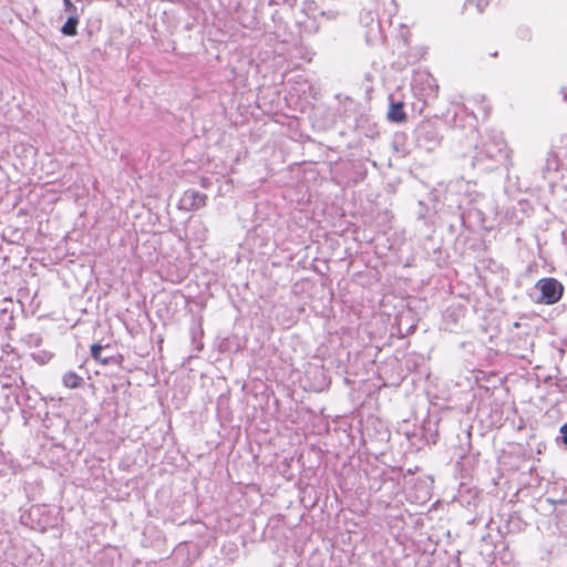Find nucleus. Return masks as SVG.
Wrapping results in <instances>:
<instances>
[{
	"mask_svg": "<svg viewBox=\"0 0 567 567\" xmlns=\"http://www.w3.org/2000/svg\"><path fill=\"white\" fill-rule=\"evenodd\" d=\"M14 402L20 406L24 420L41 419L48 431L51 427H58L64 432L68 430V420L65 417L59 414L49 416L47 411L48 401L41 396L33 385H24L23 389H20L19 393H14Z\"/></svg>",
	"mask_w": 567,
	"mask_h": 567,
	"instance_id": "obj_1",
	"label": "nucleus"
},
{
	"mask_svg": "<svg viewBox=\"0 0 567 567\" xmlns=\"http://www.w3.org/2000/svg\"><path fill=\"white\" fill-rule=\"evenodd\" d=\"M464 161H467L474 169L483 173L492 172L507 165L509 161L507 144L503 137L492 136L481 145H476L474 154L470 157L464 156Z\"/></svg>",
	"mask_w": 567,
	"mask_h": 567,
	"instance_id": "obj_2",
	"label": "nucleus"
},
{
	"mask_svg": "<svg viewBox=\"0 0 567 567\" xmlns=\"http://www.w3.org/2000/svg\"><path fill=\"white\" fill-rule=\"evenodd\" d=\"M48 436L54 442L45 450L44 458L49 466L58 472L60 475H64L70 471L71 457H70V443L72 440L71 429L68 425V430L64 432L58 427H51L47 433Z\"/></svg>",
	"mask_w": 567,
	"mask_h": 567,
	"instance_id": "obj_3",
	"label": "nucleus"
},
{
	"mask_svg": "<svg viewBox=\"0 0 567 567\" xmlns=\"http://www.w3.org/2000/svg\"><path fill=\"white\" fill-rule=\"evenodd\" d=\"M399 433L406 437L411 447L420 451L424 446L436 444L439 440V419L436 415L427 414L421 424H412L405 420L400 424Z\"/></svg>",
	"mask_w": 567,
	"mask_h": 567,
	"instance_id": "obj_4",
	"label": "nucleus"
},
{
	"mask_svg": "<svg viewBox=\"0 0 567 567\" xmlns=\"http://www.w3.org/2000/svg\"><path fill=\"white\" fill-rule=\"evenodd\" d=\"M20 519L23 525L31 529L44 533L59 525L60 516L54 508L44 504H37L25 511Z\"/></svg>",
	"mask_w": 567,
	"mask_h": 567,
	"instance_id": "obj_5",
	"label": "nucleus"
},
{
	"mask_svg": "<svg viewBox=\"0 0 567 567\" xmlns=\"http://www.w3.org/2000/svg\"><path fill=\"white\" fill-rule=\"evenodd\" d=\"M509 545V539L496 537V533L488 532L481 537L480 554L487 560H499L502 564L508 565L514 560Z\"/></svg>",
	"mask_w": 567,
	"mask_h": 567,
	"instance_id": "obj_6",
	"label": "nucleus"
},
{
	"mask_svg": "<svg viewBox=\"0 0 567 567\" xmlns=\"http://www.w3.org/2000/svg\"><path fill=\"white\" fill-rule=\"evenodd\" d=\"M564 290V285L558 279L544 277L536 281L529 297L535 303L550 306L561 299Z\"/></svg>",
	"mask_w": 567,
	"mask_h": 567,
	"instance_id": "obj_7",
	"label": "nucleus"
},
{
	"mask_svg": "<svg viewBox=\"0 0 567 567\" xmlns=\"http://www.w3.org/2000/svg\"><path fill=\"white\" fill-rule=\"evenodd\" d=\"M413 138L416 147L432 152L442 142L443 135L439 127L437 120H423L413 131Z\"/></svg>",
	"mask_w": 567,
	"mask_h": 567,
	"instance_id": "obj_8",
	"label": "nucleus"
},
{
	"mask_svg": "<svg viewBox=\"0 0 567 567\" xmlns=\"http://www.w3.org/2000/svg\"><path fill=\"white\" fill-rule=\"evenodd\" d=\"M445 122L453 130L465 131L466 136L474 140L477 135V118L473 112L462 104H455L445 113Z\"/></svg>",
	"mask_w": 567,
	"mask_h": 567,
	"instance_id": "obj_9",
	"label": "nucleus"
},
{
	"mask_svg": "<svg viewBox=\"0 0 567 567\" xmlns=\"http://www.w3.org/2000/svg\"><path fill=\"white\" fill-rule=\"evenodd\" d=\"M411 90L414 99L430 101L437 96L439 84L431 73L419 72L412 79Z\"/></svg>",
	"mask_w": 567,
	"mask_h": 567,
	"instance_id": "obj_10",
	"label": "nucleus"
},
{
	"mask_svg": "<svg viewBox=\"0 0 567 567\" xmlns=\"http://www.w3.org/2000/svg\"><path fill=\"white\" fill-rule=\"evenodd\" d=\"M527 527V523L517 514L508 515L505 523L496 528V537L506 538L508 536L523 533Z\"/></svg>",
	"mask_w": 567,
	"mask_h": 567,
	"instance_id": "obj_11",
	"label": "nucleus"
},
{
	"mask_svg": "<svg viewBox=\"0 0 567 567\" xmlns=\"http://www.w3.org/2000/svg\"><path fill=\"white\" fill-rule=\"evenodd\" d=\"M110 346L103 347L100 343H93L91 346V357L104 364V365H116L118 368L122 367L124 361V357L122 354H109L106 353L110 350Z\"/></svg>",
	"mask_w": 567,
	"mask_h": 567,
	"instance_id": "obj_12",
	"label": "nucleus"
},
{
	"mask_svg": "<svg viewBox=\"0 0 567 567\" xmlns=\"http://www.w3.org/2000/svg\"><path fill=\"white\" fill-rule=\"evenodd\" d=\"M207 195L196 189H187L183 193L179 205L185 210H197L205 207Z\"/></svg>",
	"mask_w": 567,
	"mask_h": 567,
	"instance_id": "obj_13",
	"label": "nucleus"
},
{
	"mask_svg": "<svg viewBox=\"0 0 567 567\" xmlns=\"http://www.w3.org/2000/svg\"><path fill=\"white\" fill-rule=\"evenodd\" d=\"M386 118L391 123H403L406 120V113L404 111V102L396 100L393 94L389 95V110Z\"/></svg>",
	"mask_w": 567,
	"mask_h": 567,
	"instance_id": "obj_14",
	"label": "nucleus"
},
{
	"mask_svg": "<svg viewBox=\"0 0 567 567\" xmlns=\"http://www.w3.org/2000/svg\"><path fill=\"white\" fill-rule=\"evenodd\" d=\"M217 350L220 353H237L244 348L241 339L236 334L218 338L216 342Z\"/></svg>",
	"mask_w": 567,
	"mask_h": 567,
	"instance_id": "obj_15",
	"label": "nucleus"
},
{
	"mask_svg": "<svg viewBox=\"0 0 567 567\" xmlns=\"http://www.w3.org/2000/svg\"><path fill=\"white\" fill-rule=\"evenodd\" d=\"M189 334H190V340H192L194 348L197 351L203 350V348H204V343L202 341L203 336H204L203 319H202V317H199L195 313L192 315Z\"/></svg>",
	"mask_w": 567,
	"mask_h": 567,
	"instance_id": "obj_16",
	"label": "nucleus"
},
{
	"mask_svg": "<svg viewBox=\"0 0 567 567\" xmlns=\"http://www.w3.org/2000/svg\"><path fill=\"white\" fill-rule=\"evenodd\" d=\"M25 385L24 379L21 374L16 373L12 375H7L1 381V386L3 390H9L8 393L4 394L7 400L10 395L14 398V393H19L20 389H23Z\"/></svg>",
	"mask_w": 567,
	"mask_h": 567,
	"instance_id": "obj_17",
	"label": "nucleus"
},
{
	"mask_svg": "<svg viewBox=\"0 0 567 567\" xmlns=\"http://www.w3.org/2000/svg\"><path fill=\"white\" fill-rule=\"evenodd\" d=\"M436 214V208L434 205H429L424 200H419L416 217L419 220H422L424 225L430 226L433 223V217Z\"/></svg>",
	"mask_w": 567,
	"mask_h": 567,
	"instance_id": "obj_18",
	"label": "nucleus"
},
{
	"mask_svg": "<svg viewBox=\"0 0 567 567\" xmlns=\"http://www.w3.org/2000/svg\"><path fill=\"white\" fill-rule=\"evenodd\" d=\"M62 383L68 389H80L84 385V379L74 371H68L62 377Z\"/></svg>",
	"mask_w": 567,
	"mask_h": 567,
	"instance_id": "obj_19",
	"label": "nucleus"
},
{
	"mask_svg": "<svg viewBox=\"0 0 567 567\" xmlns=\"http://www.w3.org/2000/svg\"><path fill=\"white\" fill-rule=\"evenodd\" d=\"M79 21H80V16H68L65 22L60 28V32L65 37L76 35Z\"/></svg>",
	"mask_w": 567,
	"mask_h": 567,
	"instance_id": "obj_20",
	"label": "nucleus"
},
{
	"mask_svg": "<svg viewBox=\"0 0 567 567\" xmlns=\"http://www.w3.org/2000/svg\"><path fill=\"white\" fill-rule=\"evenodd\" d=\"M563 163L559 159V154L555 150H550L546 158L545 168L550 172H557L560 169Z\"/></svg>",
	"mask_w": 567,
	"mask_h": 567,
	"instance_id": "obj_21",
	"label": "nucleus"
},
{
	"mask_svg": "<svg viewBox=\"0 0 567 567\" xmlns=\"http://www.w3.org/2000/svg\"><path fill=\"white\" fill-rule=\"evenodd\" d=\"M471 450V443L467 442V447H463V446H460V452L457 453V456H458V461H457V465L461 467L462 471H468V468L466 467L467 464H468V458L470 457H473L475 458L476 456L480 455V453H476V455H470L466 453V451L470 452Z\"/></svg>",
	"mask_w": 567,
	"mask_h": 567,
	"instance_id": "obj_22",
	"label": "nucleus"
},
{
	"mask_svg": "<svg viewBox=\"0 0 567 567\" xmlns=\"http://www.w3.org/2000/svg\"><path fill=\"white\" fill-rule=\"evenodd\" d=\"M32 358L34 361L39 362L40 364H45L51 360L52 353H50L48 351H38V352L32 353Z\"/></svg>",
	"mask_w": 567,
	"mask_h": 567,
	"instance_id": "obj_23",
	"label": "nucleus"
},
{
	"mask_svg": "<svg viewBox=\"0 0 567 567\" xmlns=\"http://www.w3.org/2000/svg\"><path fill=\"white\" fill-rule=\"evenodd\" d=\"M62 1H63L64 11L68 13V16H80L78 7H75L71 0H62Z\"/></svg>",
	"mask_w": 567,
	"mask_h": 567,
	"instance_id": "obj_24",
	"label": "nucleus"
},
{
	"mask_svg": "<svg viewBox=\"0 0 567 567\" xmlns=\"http://www.w3.org/2000/svg\"><path fill=\"white\" fill-rule=\"evenodd\" d=\"M315 375H320L321 377V382H320V384L313 386V390L315 391H322L324 388L328 386L329 381L327 380V378L324 375V372L322 370H315Z\"/></svg>",
	"mask_w": 567,
	"mask_h": 567,
	"instance_id": "obj_25",
	"label": "nucleus"
},
{
	"mask_svg": "<svg viewBox=\"0 0 567 567\" xmlns=\"http://www.w3.org/2000/svg\"><path fill=\"white\" fill-rule=\"evenodd\" d=\"M467 4H474L480 13H482L488 6V0H466L464 7Z\"/></svg>",
	"mask_w": 567,
	"mask_h": 567,
	"instance_id": "obj_26",
	"label": "nucleus"
},
{
	"mask_svg": "<svg viewBox=\"0 0 567 567\" xmlns=\"http://www.w3.org/2000/svg\"><path fill=\"white\" fill-rule=\"evenodd\" d=\"M429 101H422L420 99H415L414 102H412V109L413 111L415 112H419V113H422L423 112V109L425 107V105L427 104Z\"/></svg>",
	"mask_w": 567,
	"mask_h": 567,
	"instance_id": "obj_27",
	"label": "nucleus"
},
{
	"mask_svg": "<svg viewBox=\"0 0 567 567\" xmlns=\"http://www.w3.org/2000/svg\"><path fill=\"white\" fill-rule=\"evenodd\" d=\"M517 34L523 40H530V30L528 28H519L517 30Z\"/></svg>",
	"mask_w": 567,
	"mask_h": 567,
	"instance_id": "obj_28",
	"label": "nucleus"
},
{
	"mask_svg": "<svg viewBox=\"0 0 567 567\" xmlns=\"http://www.w3.org/2000/svg\"><path fill=\"white\" fill-rule=\"evenodd\" d=\"M559 433L563 444L567 447V422L560 426Z\"/></svg>",
	"mask_w": 567,
	"mask_h": 567,
	"instance_id": "obj_29",
	"label": "nucleus"
},
{
	"mask_svg": "<svg viewBox=\"0 0 567 567\" xmlns=\"http://www.w3.org/2000/svg\"><path fill=\"white\" fill-rule=\"evenodd\" d=\"M553 148H567V134L560 136V145H553Z\"/></svg>",
	"mask_w": 567,
	"mask_h": 567,
	"instance_id": "obj_30",
	"label": "nucleus"
},
{
	"mask_svg": "<svg viewBox=\"0 0 567 567\" xmlns=\"http://www.w3.org/2000/svg\"><path fill=\"white\" fill-rule=\"evenodd\" d=\"M556 388H558L559 391H564L565 388H567V383H563L561 381L556 382Z\"/></svg>",
	"mask_w": 567,
	"mask_h": 567,
	"instance_id": "obj_31",
	"label": "nucleus"
},
{
	"mask_svg": "<svg viewBox=\"0 0 567 567\" xmlns=\"http://www.w3.org/2000/svg\"><path fill=\"white\" fill-rule=\"evenodd\" d=\"M491 55L495 58V56H497V55H498V52H497V51L492 52V53H491Z\"/></svg>",
	"mask_w": 567,
	"mask_h": 567,
	"instance_id": "obj_32",
	"label": "nucleus"
},
{
	"mask_svg": "<svg viewBox=\"0 0 567 567\" xmlns=\"http://www.w3.org/2000/svg\"><path fill=\"white\" fill-rule=\"evenodd\" d=\"M276 3H277V2H276V1H274V0H270V1H269V4H270V6L276 4Z\"/></svg>",
	"mask_w": 567,
	"mask_h": 567,
	"instance_id": "obj_33",
	"label": "nucleus"
},
{
	"mask_svg": "<svg viewBox=\"0 0 567 567\" xmlns=\"http://www.w3.org/2000/svg\"><path fill=\"white\" fill-rule=\"evenodd\" d=\"M564 99L567 100V94L564 95Z\"/></svg>",
	"mask_w": 567,
	"mask_h": 567,
	"instance_id": "obj_34",
	"label": "nucleus"
},
{
	"mask_svg": "<svg viewBox=\"0 0 567 567\" xmlns=\"http://www.w3.org/2000/svg\"><path fill=\"white\" fill-rule=\"evenodd\" d=\"M566 533H567V530H566Z\"/></svg>",
	"mask_w": 567,
	"mask_h": 567,
	"instance_id": "obj_35",
	"label": "nucleus"
}]
</instances>
